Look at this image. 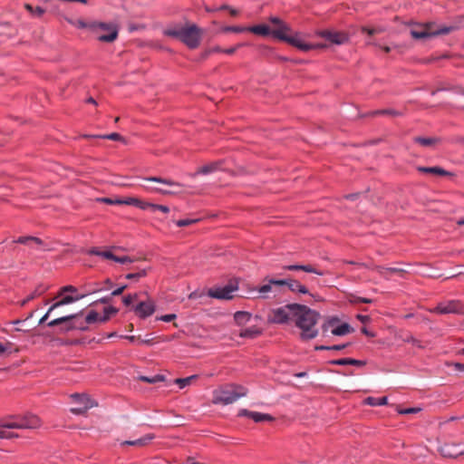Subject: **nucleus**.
Instances as JSON below:
<instances>
[{
    "label": "nucleus",
    "instance_id": "nucleus-25",
    "mask_svg": "<svg viewBox=\"0 0 464 464\" xmlns=\"http://www.w3.org/2000/svg\"><path fill=\"white\" fill-rule=\"evenodd\" d=\"M48 289H49L48 285H45L43 284L38 285L32 294H30L26 298H24V300H22L20 302V306L26 305L30 301L44 295Z\"/></svg>",
    "mask_w": 464,
    "mask_h": 464
},
{
    "label": "nucleus",
    "instance_id": "nucleus-22",
    "mask_svg": "<svg viewBox=\"0 0 464 464\" xmlns=\"http://www.w3.org/2000/svg\"><path fill=\"white\" fill-rule=\"evenodd\" d=\"M222 164L223 160L210 162L198 169V170L195 173L190 174V176L195 178L198 175H208L216 171Z\"/></svg>",
    "mask_w": 464,
    "mask_h": 464
},
{
    "label": "nucleus",
    "instance_id": "nucleus-61",
    "mask_svg": "<svg viewBox=\"0 0 464 464\" xmlns=\"http://www.w3.org/2000/svg\"><path fill=\"white\" fill-rule=\"evenodd\" d=\"M20 435L14 431H6V430H0V438L1 439H7L12 440L14 438H19Z\"/></svg>",
    "mask_w": 464,
    "mask_h": 464
},
{
    "label": "nucleus",
    "instance_id": "nucleus-48",
    "mask_svg": "<svg viewBox=\"0 0 464 464\" xmlns=\"http://www.w3.org/2000/svg\"><path fill=\"white\" fill-rule=\"evenodd\" d=\"M146 209H150L151 211H156V210H160L163 213H169V208L166 205H160V204H155V203H151V202H148L146 203Z\"/></svg>",
    "mask_w": 464,
    "mask_h": 464
},
{
    "label": "nucleus",
    "instance_id": "nucleus-28",
    "mask_svg": "<svg viewBox=\"0 0 464 464\" xmlns=\"http://www.w3.org/2000/svg\"><path fill=\"white\" fill-rule=\"evenodd\" d=\"M263 334V329L256 326L247 327L239 332V337L255 339Z\"/></svg>",
    "mask_w": 464,
    "mask_h": 464
},
{
    "label": "nucleus",
    "instance_id": "nucleus-14",
    "mask_svg": "<svg viewBox=\"0 0 464 464\" xmlns=\"http://www.w3.org/2000/svg\"><path fill=\"white\" fill-rule=\"evenodd\" d=\"M237 417H246L252 420L256 423L272 422L276 418L269 413L252 411L247 409H241L237 412Z\"/></svg>",
    "mask_w": 464,
    "mask_h": 464
},
{
    "label": "nucleus",
    "instance_id": "nucleus-19",
    "mask_svg": "<svg viewBox=\"0 0 464 464\" xmlns=\"http://www.w3.org/2000/svg\"><path fill=\"white\" fill-rule=\"evenodd\" d=\"M416 27H413L410 30L411 36L414 40H428L432 38L431 29L429 27H424L420 24H414Z\"/></svg>",
    "mask_w": 464,
    "mask_h": 464
},
{
    "label": "nucleus",
    "instance_id": "nucleus-59",
    "mask_svg": "<svg viewBox=\"0 0 464 464\" xmlns=\"http://www.w3.org/2000/svg\"><path fill=\"white\" fill-rule=\"evenodd\" d=\"M244 45H246V44L240 43V44H236L234 46L227 48V49L222 48V51H220L219 53H226V54H228V55H232V54H234L237 52V50L238 48H240V47H242Z\"/></svg>",
    "mask_w": 464,
    "mask_h": 464
},
{
    "label": "nucleus",
    "instance_id": "nucleus-35",
    "mask_svg": "<svg viewBox=\"0 0 464 464\" xmlns=\"http://www.w3.org/2000/svg\"><path fill=\"white\" fill-rule=\"evenodd\" d=\"M119 308L113 305L104 306L102 314V323H107L112 316H115L119 313Z\"/></svg>",
    "mask_w": 464,
    "mask_h": 464
},
{
    "label": "nucleus",
    "instance_id": "nucleus-40",
    "mask_svg": "<svg viewBox=\"0 0 464 464\" xmlns=\"http://www.w3.org/2000/svg\"><path fill=\"white\" fill-rule=\"evenodd\" d=\"M271 278L269 276H266L265 278H264V282L265 284L257 286V287H254L252 290L253 291H258L259 293L261 294H266V293H269L272 291V287L274 286V284H270V281H271Z\"/></svg>",
    "mask_w": 464,
    "mask_h": 464
},
{
    "label": "nucleus",
    "instance_id": "nucleus-1",
    "mask_svg": "<svg viewBox=\"0 0 464 464\" xmlns=\"http://www.w3.org/2000/svg\"><path fill=\"white\" fill-rule=\"evenodd\" d=\"M287 308L291 310L295 325L301 330L299 338L302 341L314 339L318 335V329L314 326L321 318L320 313L299 303H288Z\"/></svg>",
    "mask_w": 464,
    "mask_h": 464
},
{
    "label": "nucleus",
    "instance_id": "nucleus-27",
    "mask_svg": "<svg viewBox=\"0 0 464 464\" xmlns=\"http://www.w3.org/2000/svg\"><path fill=\"white\" fill-rule=\"evenodd\" d=\"M155 438L154 434H146L145 436L135 440H125L121 443L122 446H137L143 447L149 444Z\"/></svg>",
    "mask_w": 464,
    "mask_h": 464
},
{
    "label": "nucleus",
    "instance_id": "nucleus-32",
    "mask_svg": "<svg viewBox=\"0 0 464 464\" xmlns=\"http://www.w3.org/2000/svg\"><path fill=\"white\" fill-rule=\"evenodd\" d=\"M459 28V26L458 24L440 26L436 30H431L432 38L440 36V35L449 34L458 30Z\"/></svg>",
    "mask_w": 464,
    "mask_h": 464
},
{
    "label": "nucleus",
    "instance_id": "nucleus-43",
    "mask_svg": "<svg viewBox=\"0 0 464 464\" xmlns=\"http://www.w3.org/2000/svg\"><path fill=\"white\" fill-rule=\"evenodd\" d=\"M198 378V375H190L185 378H177L174 382L180 389H183L191 384V382Z\"/></svg>",
    "mask_w": 464,
    "mask_h": 464
},
{
    "label": "nucleus",
    "instance_id": "nucleus-33",
    "mask_svg": "<svg viewBox=\"0 0 464 464\" xmlns=\"http://www.w3.org/2000/svg\"><path fill=\"white\" fill-rule=\"evenodd\" d=\"M206 10L208 12H220V11H227L228 12V14L232 17H235L238 14V10H237L236 8L228 5H221L219 6H213V7H210L208 5H206Z\"/></svg>",
    "mask_w": 464,
    "mask_h": 464
},
{
    "label": "nucleus",
    "instance_id": "nucleus-7",
    "mask_svg": "<svg viewBox=\"0 0 464 464\" xmlns=\"http://www.w3.org/2000/svg\"><path fill=\"white\" fill-rule=\"evenodd\" d=\"M268 20L274 25V27H272L273 30H279L282 32L283 35L294 37L303 44H312L311 43L304 42L302 38L303 34L298 31H294L292 27L280 17L271 15Z\"/></svg>",
    "mask_w": 464,
    "mask_h": 464
},
{
    "label": "nucleus",
    "instance_id": "nucleus-9",
    "mask_svg": "<svg viewBox=\"0 0 464 464\" xmlns=\"http://www.w3.org/2000/svg\"><path fill=\"white\" fill-rule=\"evenodd\" d=\"M288 304L284 306L274 308L271 310V314L268 315L267 322L276 324H289L293 321L290 308H287Z\"/></svg>",
    "mask_w": 464,
    "mask_h": 464
},
{
    "label": "nucleus",
    "instance_id": "nucleus-11",
    "mask_svg": "<svg viewBox=\"0 0 464 464\" xmlns=\"http://www.w3.org/2000/svg\"><path fill=\"white\" fill-rule=\"evenodd\" d=\"M157 310V305L154 300L148 298L145 301H139L135 305H132V312L141 320H145L151 316Z\"/></svg>",
    "mask_w": 464,
    "mask_h": 464
},
{
    "label": "nucleus",
    "instance_id": "nucleus-54",
    "mask_svg": "<svg viewBox=\"0 0 464 464\" xmlns=\"http://www.w3.org/2000/svg\"><path fill=\"white\" fill-rule=\"evenodd\" d=\"M97 201L104 203L106 205H121L120 197H115V198H110V197L99 198H97Z\"/></svg>",
    "mask_w": 464,
    "mask_h": 464
},
{
    "label": "nucleus",
    "instance_id": "nucleus-63",
    "mask_svg": "<svg viewBox=\"0 0 464 464\" xmlns=\"http://www.w3.org/2000/svg\"><path fill=\"white\" fill-rule=\"evenodd\" d=\"M134 261H135V259L131 258L129 256H116V257L114 258V262L120 263L122 265L127 264V263H133Z\"/></svg>",
    "mask_w": 464,
    "mask_h": 464
},
{
    "label": "nucleus",
    "instance_id": "nucleus-5",
    "mask_svg": "<svg viewBox=\"0 0 464 464\" xmlns=\"http://www.w3.org/2000/svg\"><path fill=\"white\" fill-rule=\"evenodd\" d=\"M98 31L106 32L97 35L99 42L111 44L118 39L120 25L115 22L92 21L91 32L98 33Z\"/></svg>",
    "mask_w": 464,
    "mask_h": 464
},
{
    "label": "nucleus",
    "instance_id": "nucleus-41",
    "mask_svg": "<svg viewBox=\"0 0 464 464\" xmlns=\"http://www.w3.org/2000/svg\"><path fill=\"white\" fill-rule=\"evenodd\" d=\"M150 269H151L150 267L141 268V269H139L138 272L126 274L124 277L128 280L139 281L140 278L146 276L148 274V271Z\"/></svg>",
    "mask_w": 464,
    "mask_h": 464
},
{
    "label": "nucleus",
    "instance_id": "nucleus-13",
    "mask_svg": "<svg viewBox=\"0 0 464 464\" xmlns=\"http://www.w3.org/2000/svg\"><path fill=\"white\" fill-rule=\"evenodd\" d=\"M435 312L440 314H464V304L459 300H451L449 301L447 304H439L435 307Z\"/></svg>",
    "mask_w": 464,
    "mask_h": 464
},
{
    "label": "nucleus",
    "instance_id": "nucleus-6",
    "mask_svg": "<svg viewBox=\"0 0 464 464\" xmlns=\"http://www.w3.org/2000/svg\"><path fill=\"white\" fill-rule=\"evenodd\" d=\"M10 420H1L0 428L4 429H35L40 426V419L34 414L11 416Z\"/></svg>",
    "mask_w": 464,
    "mask_h": 464
},
{
    "label": "nucleus",
    "instance_id": "nucleus-24",
    "mask_svg": "<svg viewBox=\"0 0 464 464\" xmlns=\"http://www.w3.org/2000/svg\"><path fill=\"white\" fill-rule=\"evenodd\" d=\"M354 332V328L347 322H341L331 330L332 334L335 336H345Z\"/></svg>",
    "mask_w": 464,
    "mask_h": 464
},
{
    "label": "nucleus",
    "instance_id": "nucleus-64",
    "mask_svg": "<svg viewBox=\"0 0 464 464\" xmlns=\"http://www.w3.org/2000/svg\"><path fill=\"white\" fill-rule=\"evenodd\" d=\"M128 288V285L127 284H123V285H119L116 289H114L111 294V296L115 297V296H120L123 294V292Z\"/></svg>",
    "mask_w": 464,
    "mask_h": 464
},
{
    "label": "nucleus",
    "instance_id": "nucleus-17",
    "mask_svg": "<svg viewBox=\"0 0 464 464\" xmlns=\"http://www.w3.org/2000/svg\"><path fill=\"white\" fill-rule=\"evenodd\" d=\"M439 452L444 458L457 459L464 455V450H461L459 445L445 443L439 448Z\"/></svg>",
    "mask_w": 464,
    "mask_h": 464
},
{
    "label": "nucleus",
    "instance_id": "nucleus-31",
    "mask_svg": "<svg viewBox=\"0 0 464 464\" xmlns=\"http://www.w3.org/2000/svg\"><path fill=\"white\" fill-rule=\"evenodd\" d=\"M145 179L149 180V181H153V182H158V183L176 187V188H182L184 186L183 184H181L179 182H176L170 179H165L160 176H150V177L145 178Z\"/></svg>",
    "mask_w": 464,
    "mask_h": 464
},
{
    "label": "nucleus",
    "instance_id": "nucleus-60",
    "mask_svg": "<svg viewBox=\"0 0 464 464\" xmlns=\"http://www.w3.org/2000/svg\"><path fill=\"white\" fill-rule=\"evenodd\" d=\"M176 318H177L176 314H162L160 316H157L156 321H162L165 323H169V322L174 321Z\"/></svg>",
    "mask_w": 464,
    "mask_h": 464
},
{
    "label": "nucleus",
    "instance_id": "nucleus-18",
    "mask_svg": "<svg viewBox=\"0 0 464 464\" xmlns=\"http://www.w3.org/2000/svg\"><path fill=\"white\" fill-rule=\"evenodd\" d=\"M328 364L330 365H338V366H355L358 368L363 367L367 364L365 360H359L351 357H343L339 359H333L328 361Z\"/></svg>",
    "mask_w": 464,
    "mask_h": 464
},
{
    "label": "nucleus",
    "instance_id": "nucleus-26",
    "mask_svg": "<svg viewBox=\"0 0 464 464\" xmlns=\"http://www.w3.org/2000/svg\"><path fill=\"white\" fill-rule=\"evenodd\" d=\"M121 205H128V206H134L136 208H139L140 209L146 210V203L147 201H144L139 198L135 197H126L122 198L120 197Z\"/></svg>",
    "mask_w": 464,
    "mask_h": 464
},
{
    "label": "nucleus",
    "instance_id": "nucleus-20",
    "mask_svg": "<svg viewBox=\"0 0 464 464\" xmlns=\"http://www.w3.org/2000/svg\"><path fill=\"white\" fill-rule=\"evenodd\" d=\"M207 295L210 298L218 300H232L234 297L227 292L225 285L208 288Z\"/></svg>",
    "mask_w": 464,
    "mask_h": 464
},
{
    "label": "nucleus",
    "instance_id": "nucleus-50",
    "mask_svg": "<svg viewBox=\"0 0 464 464\" xmlns=\"http://www.w3.org/2000/svg\"><path fill=\"white\" fill-rule=\"evenodd\" d=\"M200 220H201V218H183V219L177 220L176 225L179 227H188L190 225L197 224Z\"/></svg>",
    "mask_w": 464,
    "mask_h": 464
},
{
    "label": "nucleus",
    "instance_id": "nucleus-49",
    "mask_svg": "<svg viewBox=\"0 0 464 464\" xmlns=\"http://www.w3.org/2000/svg\"><path fill=\"white\" fill-rule=\"evenodd\" d=\"M227 292L232 295L233 292L237 291L239 288V278L233 277L228 281V283L225 285Z\"/></svg>",
    "mask_w": 464,
    "mask_h": 464
},
{
    "label": "nucleus",
    "instance_id": "nucleus-3",
    "mask_svg": "<svg viewBox=\"0 0 464 464\" xmlns=\"http://www.w3.org/2000/svg\"><path fill=\"white\" fill-rule=\"evenodd\" d=\"M246 32L251 33L257 36L272 37L273 39H275L278 42L285 43V44H289L290 46H293L302 52H309L311 50H314L316 48H321V47L324 46V44H303L297 39H295L294 37H286V36L283 35L282 32L279 30H273V28L266 23H261V24H253L250 26H246Z\"/></svg>",
    "mask_w": 464,
    "mask_h": 464
},
{
    "label": "nucleus",
    "instance_id": "nucleus-55",
    "mask_svg": "<svg viewBox=\"0 0 464 464\" xmlns=\"http://www.w3.org/2000/svg\"><path fill=\"white\" fill-rule=\"evenodd\" d=\"M112 298H113V296H111V294H110L109 295L103 296V297L92 302V304H89V306H96L98 304L110 305V304L112 302Z\"/></svg>",
    "mask_w": 464,
    "mask_h": 464
},
{
    "label": "nucleus",
    "instance_id": "nucleus-16",
    "mask_svg": "<svg viewBox=\"0 0 464 464\" xmlns=\"http://www.w3.org/2000/svg\"><path fill=\"white\" fill-rule=\"evenodd\" d=\"M417 170L420 173L432 175L436 177H454L455 174L440 166H418Z\"/></svg>",
    "mask_w": 464,
    "mask_h": 464
},
{
    "label": "nucleus",
    "instance_id": "nucleus-45",
    "mask_svg": "<svg viewBox=\"0 0 464 464\" xmlns=\"http://www.w3.org/2000/svg\"><path fill=\"white\" fill-rule=\"evenodd\" d=\"M25 9L36 17H41L44 13L45 9L42 6H36L35 8L29 3L24 4Z\"/></svg>",
    "mask_w": 464,
    "mask_h": 464
},
{
    "label": "nucleus",
    "instance_id": "nucleus-37",
    "mask_svg": "<svg viewBox=\"0 0 464 464\" xmlns=\"http://www.w3.org/2000/svg\"><path fill=\"white\" fill-rule=\"evenodd\" d=\"M139 294L138 293H134V294H127L125 295H122L121 297V302L123 304L124 306L130 308V311H132V305H135L136 304H134L136 301H138L139 299Z\"/></svg>",
    "mask_w": 464,
    "mask_h": 464
},
{
    "label": "nucleus",
    "instance_id": "nucleus-53",
    "mask_svg": "<svg viewBox=\"0 0 464 464\" xmlns=\"http://www.w3.org/2000/svg\"><path fill=\"white\" fill-rule=\"evenodd\" d=\"M324 322L331 326L332 329L338 325L342 321L338 315H328L324 317Z\"/></svg>",
    "mask_w": 464,
    "mask_h": 464
},
{
    "label": "nucleus",
    "instance_id": "nucleus-62",
    "mask_svg": "<svg viewBox=\"0 0 464 464\" xmlns=\"http://www.w3.org/2000/svg\"><path fill=\"white\" fill-rule=\"evenodd\" d=\"M81 253H83V254H87V255H90V256H101V249L97 246H92L89 249H85V248H82L81 250Z\"/></svg>",
    "mask_w": 464,
    "mask_h": 464
},
{
    "label": "nucleus",
    "instance_id": "nucleus-4",
    "mask_svg": "<svg viewBox=\"0 0 464 464\" xmlns=\"http://www.w3.org/2000/svg\"><path fill=\"white\" fill-rule=\"evenodd\" d=\"M100 289H89L85 293L79 294L78 288L72 285H66L58 290L57 297H60V299L56 302H54L51 306L50 310H54L60 306L70 304L72 303H75L88 295H91L92 293H95L99 291Z\"/></svg>",
    "mask_w": 464,
    "mask_h": 464
},
{
    "label": "nucleus",
    "instance_id": "nucleus-57",
    "mask_svg": "<svg viewBox=\"0 0 464 464\" xmlns=\"http://www.w3.org/2000/svg\"><path fill=\"white\" fill-rule=\"evenodd\" d=\"M369 191H370V188H367L365 189V191H363V192H354V193L346 194L343 196V198L347 200L354 201V200L358 199L361 197V195L366 194Z\"/></svg>",
    "mask_w": 464,
    "mask_h": 464
},
{
    "label": "nucleus",
    "instance_id": "nucleus-23",
    "mask_svg": "<svg viewBox=\"0 0 464 464\" xmlns=\"http://www.w3.org/2000/svg\"><path fill=\"white\" fill-rule=\"evenodd\" d=\"M83 139H101V140H111L115 141H125V139L118 132H111L109 134H82L81 136Z\"/></svg>",
    "mask_w": 464,
    "mask_h": 464
},
{
    "label": "nucleus",
    "instance_id": "nucleus-52",
    "mask_svg": "<svg viewBox=\"0 0 464 464\" xmlns=\"http://www.w3.org/2000/svg\"><path fill=\"white\" fill-rule=\"evenodd\" d=\"M70 319H72V318L71 317H58V318H55V319L51 320L48 323H46V326L50 327V328H53V327L59 328L60 324H62L63 323H66Z\"/></svg>",
    "mask_w": 464,
    "mask_h": 464
},
{
    "label": "nucleus",
    "instance_id": "nucleus-38",
    "mask_svg": "<svg viewBox=\"0 0 464 464\" xmlns=\"http://www.w3.org/2000/svg\"><path fill=\"white\" fill-rule=\"evenodd\" d=\"M138 380L142 382L154 384V383H157V382H165L166 381V376L163 375V374H156V375L151 376V377L145 376V375H140L138 377Z\"/></svg>",
    "mask_w": 464,
    "mask_h": 464
},
{
    "label": "nucleus",
    "instance_id": "nucleus-15",
    "mask_svg": "<svg viewBox=\"0 0 464 464\" xmlns=\"http://www.w3.org/2000/svg\"><path fill=\"white\" fill-rule=\"evenodd\" d=\"M85 309H82L75 314H71L68 315H64L63 317H71L69 321L66 323H63L59 325L58 333L59 334H67L76 330V321L82 318L84 314Z\"/></svg>",
    "mask_w": 464,
    "mask_h": 464
},
{
    "label": "nucleus",
    "instance_id": "nucleus-10",
    "mask_svg": "<svg viewBox=\"0 0 464 464\" xmlns=\"http://www.w3.org/2000/svg\"><path fill=\"white\" fill-rule=\"evenodd\" d=\"M316 35L336 45L343 44L349 40V35L346 33L333 29L318 30Z\"/></svg>",
    "mask_w": 464,
    "mask_h": 464
},
{
    "label": "nucleus",
    "instance_id": "nucleus-51",
    "mask_svg": "<svg viewBox=\"0 0 464 464\" xmlns=\"http://www.w3.org/2000/svg\"><path fill=\"white\" fill-rule=\"evenodd\" d=\"M270 284H274L275 287L281 288L286 286L288 288L289 285V276L285 278H271Z\"/></svg>",
    "mask_w": 464,
    "mask_h": 464
},
{
    "label": "nucleus",
    "instance_id": "nucleus-46",
    "mask_svg": "<svg viewBox=\"0 0 464 464\" xmlns=\"http://www.w3.org/2000/svg\"><path fill=\"white\" fill-rule=\"evenodd\" d=\"M420 411H421V408H420V407L402 408L400 405H396V411L401 415L416 414V413L420 412Z\"/></svg>",
    "mask_w": 464,
    "mask_h": 464
},
{
    "label": "nucleus",
    "instance_id": "nucleus-44",
    "mask_svg": "<svg viewBox=\"0 0 464 464\" xmlns=\"http://www.w3.org/2000/svg\"><path fill=\"white\" fill-rule=\"evenodd\" d=\"M372 116H377V115H389V116H401V112L395 111L393 109H383V110H376L372 112H370Z\"/></svg>",
    "mask_w": 464,
    "mask_h": 464
},
{
    "label": "nucleus",
    "instance_id": "nucleus-39",
    "mask_svg": "<svg viewBox=\"0 0 464 464\" xmlns=\"http://www.w3.org/2000/svg\"><path fill=\"white\" fill-rule=\"evenodd\" d=\"M348 302L351 304H372L374 303V300L373 299H371V298H367V297H362V296H358L354 294H349L348 297Z\"/></svg>",
    "mask_w": 464,
    "mask_h": 464
},
{
    "label": "nucleus",
    "instance_id": "nucleus-29",
    "mask_svg": "<svg viewBox=\"0 0 464 464\" xmlns=\"http://www.w3.org/2000/svg\"><path fill=\"white\" fill-rule=\"evenodd\" d=\"M440 138L438 137H422L417 136L413 138V142L418 143L422 147H433L440 142Z\"/></svg>",
    "mask_w": 464,
    "mask_h": 464
},
{
    "label": "nucleus",
    "instance_id": "nucleus-8",
    "mask_svg": "<svg viewBox=\"0 0 464 464\" xmlns=\"http://www.w3.org/2000/svg\"><path fill=\"white\" fill-rule=\"evenodd\" d=\"M241 397H243V393H236L233 391L232 385L228 384L224 388H221L219 391H216L214 392L212 401L214 404L227 405L233 403Z\"/></svg>",
    "mask_w": 464,
    "mask_h": 464
},
{
    "label": "nucleus",
    "instance_id": "nucleus-36",
    "mask_svg": "<svg viewBox=\"0 0 464 464\" xmlns=\"http://www.w3.org/2000/svg\"><path fill=\"white\" fill-rule=\"evenodd\" d=\"M84 322L87 324H102V315L96 310L92 309L86 314Z\"/></svg>",
    "mask_w": 464,
    "mask_h": 464
},
{
    "label": "nucleus",
    "instance_id": "nucleus-2",
    "mask_svg": "<svg viewBox=\"0 0 464 464\" xmlns=\"http://www.w3.org/2000/svg\"><path fill=\"white\" fill-rule=\"evenodd\" d=\"M163 34L179 40L188 48L194 50L200 45L203 30L196 24L186 22L184 24H175L163 30Z\"/></svg>",
    "mask_w": 464,
    "mask_h": 464
},
{
    "label": "nucleus",
    "instance_id": "nucleus-42",
    "mask_svg": "<svg viewBox=\"0 0 464 464\" xmlns=\"http://www.w3.org/2000/svg\"><path fill=\"white\" fill-rule=\"evenodd\" d=\"M222 51V48L219 45H216L214 47L206 49L204 52L200 53L198 59H196L197 62H202L205 61L211 53H219Z\"/></svg>",
    "mask_w": 464,
    "mask_h": 464
},
{
    "label": "nucleus",
    "instance_id": "nucleus-30",
    "mask_svg": "<svg viewBox=\"0 0 464 464\" xmlns=\"http://www.w3.org/2000/svg\"><path fill=\"white\" fill-rule=\"evenodd\" d=\"M252 318V314L246 311H237L234 314V321L237 325L243 326Z\"/></svg>",
    "mask_w": 464,
    "mask_h": 464
},
{
    "label": "nucleus",
    "instance_id": "nucleus-21",
    "mask_svg": "<svg viewBox=\"0 0 464 464\" xmlns=\"http://www.w3.org/2000/svg\"><path fill=\"white\" fill-rule=\"evenodd\" d=\"M283 269L286 270V271H304L305 273H313V274H316L318 276H324L325 274L324 271L319 270L312 265H302V264L286 265V266H283Z\"/></svg>",
    "mask_w": 464,
    "mask_h": 464
},
{
    "label": "nucleus",
    "instance_id": "nucleus-12",
    "mask_svg": "<svg viewBox=\"0 0 464 464\" xmlns=\"http://www.w3.org/2000/svg\"><path fill=\"white\" fill-rule=\"evenodd\" d=\"M73 401L79 405L77 408L72 409V411L77 415L84 414L89 409L97 403L94 402L87 394L74 393L72 395Z\"/></svg>",
    "mask_w": 464,
    "mask_h": 464
},
{
    "label": "nucleus",
    "instance_id": "nucleus-58",
    "mask_svg": "<svg viewBox=\"0 0 464 464\" xmlns=\"http://www.w3.org/2000/svg\"><path fill=\"white\" fill-rule=\"evenodd\" d=\"M300 285H301V283L299 280H296V279L289 276V285H288L289 291L296 294L297 293L296 288H298L300 286Z\"/></svg>",
    "mask_w": 464,
    "mask_h": 464
},
{
    "label": "nucleus",
    "instance_id": "nucleus-34",
    "mask_svg": "<svg viewBox=\"0 0 464 464\" xmlns=\"http://www.w3.org/2000/svg\"><path fill=\"white\" fill-rule=\"evenodd\" d=\"M363 403L369 406H384L388 405V397L382 396L379 398L369 396L363 400Z\"/></svg>",
    "mask_w": 464,
    "mask_h": 464
},
{
    "label": "nucleus",
    "instance_id": "nucleus-56",
    "mask_svg": "<svg viewBox=\"0 0 464 464\" xmlns=\"http://www.w3.org/2000/svg\"><path fill=\"white\" fill-rule=\"evenodd\" d=\"M13 346L14 343L11 342H6L5 343H0V357L5 355L6 353H11Z\"/></svg>",
    "mask_w": 464,
    "mask_h": 464
},
{
    "label": "nucleus",
    "instance_id": "nucleus-47",
    "mask_svg": "<svg viewBox=\"0 0 464 464\" xmlns=\"http://www.w3.org/2000/svg\"><path fill=\"white\" fill-rule=\"evenodd\" d=\"M221 32L241 34L246 32V27L239 25H224L223 27H221Z\"/></svg>",
    "mask_w": 464,
    "mask_h": 464
}]
</instances>
